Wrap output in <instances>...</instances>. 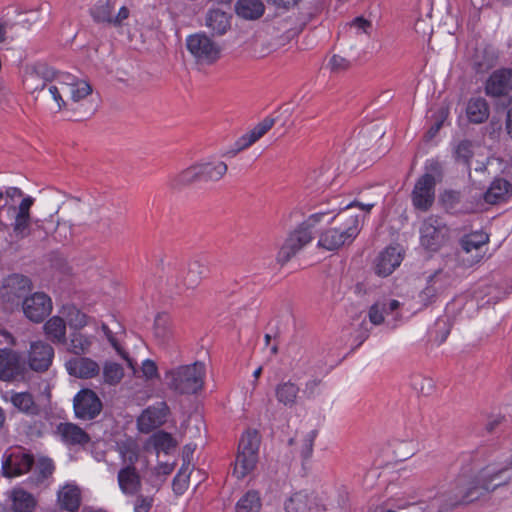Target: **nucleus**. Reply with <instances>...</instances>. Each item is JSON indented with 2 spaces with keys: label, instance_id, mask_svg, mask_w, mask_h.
Returning <instances> with one entry per match:
<instances>
[{
  "label": "nucleus",
  "instance_id": "1",
  "mask_svg": "<svg viewBox=\"0 0 512 512\" xmlns=\"http://www.w3.org/2000/svg\"><path fill=\"white\" fill-rule=\"evenodd\" d=\"M26 85L35 101L54 113L68 109V94L73 102H79L93 91L88 81L76 79L44 64L33 68L26 78Z\"/></svg>",
  "mask_w": 512,
  "mask_h": 512
},
{
  "label": "nucleus",
  "instance_id": "2",
  "mask_svg": "<svg viewBox=\"0 0 512 512\" xmlns=\"http://www.w3.org/2000/svg\"><path fill=\"white\" fill-rule=\"evenodd\" d=\"M80 209V198L71 197L60 190L46 191L37 205L34 229L56 241H66L73 235Z\"/></svg>",
  "mask_w": 512,
  "mask_h": 512
},
{
  "label": "nucleus",
  "instance_id": "3",
  "mask_svg": "<svg viewBox=\"0 0 512 512\" xmlns=\"http://www.w3.org/2000/svg\"><path fill=\"white\" fill-rule=\"evenodd\" d=\"M34 202L33 197L26 196L17 207H13L15 215L10 231H6L8 226L0 222V241L4 243L6 250L18 252L21 247L20 242L32 235L34 217L31 216L30 210Z\"/></svg>",
  "mask_w": 512,
  "mask_h": 512
},
{
  "label": "nucleus",
  "instance_id": "4",
  "mask_svg": "<svg viewBox=\"0 0 512 512\" xmlns=\"http://www.w3.org/2000/svg\"><path fill=\"white\" fill-rule=\"evenodd\" d=\"M205 364L195 361L192 364L179 365L165 372L167 388L178 395L196 394L204 387Z\"/></svg>",
  "mask_w": 512,
  "mask_h": 512
},
{
  "label": "nucleus",
  "instance_id": "5",
  "mask_svg": "<svg viewBox=\"0 0 512 512\" xmlns=\"http://www.w3.org/2000/svg\"><path fill=\"white\" fill-rule=\"evenodd\" d=\"M337 227L324 230L318 240V247L334 251L351 242L359 233V216L352 211H344L336 216Z\"/></svg>",
  "mask_w": 512,
  "mask_h": 512
},
{
  "label": "nucleus",
  "instance_id": "6",
  "mask_svg": "<svg viewBox=\"0 0 512 512\" xmlns=\"http://www.w3.org/2000/svg\"><path fill=\"white\" fill-rule=\"evenodd\" d=\"M322 214H313L288 233L276 254V263L281 267L291 261L314 238L313 228Z\"/></svg>",
  "mask_w": 512,
  "mask_h": 512
},
{
  "label": "nucleus",
  "instance_id": "7",
  "mask_svg": "<svg viewBox=\"0 0 512 512\" xmlns=\"http://www.w3.org/2000/svg\"><path fill=\"white\" fill-rule=\"evenodd\" d=\"M261 436L257 430H247L238 444L233 476L237 479L248 477L258 462Z\"/></svg>",
  "mask_w": 512,
  "mask_h": 512
},
{
  "label": "nucleus",
  "instance_id": "8",
  "mask_svg": "<svg viewBox=\"0 0 512 512\" xmlns=\"http://www.w3.org/2000/svg\"><path fill=\"white\" fill-rule=\"evenodd\" d=\"M117 450L122 458L123 468L118 473V480H140L146 477L142 470L146 468V460L139 456L138 443L128 438L117 442Z\"/></svg>",
  "mask_w": 512,
  "mask_h": 512
},
{
  "label": "nucleus",
  "instance_id": "9",
  "mask_svg": "<svg viewBox=\"0 0 512 512\" xmlns=\"http://www.w3.org/2000/svg\"><path fill=\"white\" fill-rule=\"evenodd\" d=\"M186 47L199 65H212L221 57V46L204 32L189 35Z\"/></svg>",
  "mask_w": 512,
  "mask_h": 512
},
{
  "label": "nucleus",
  "instance_id": "10",
  "mask_svg": "<svg viewBox=\"0 0 512 512\" xmlns=\"http://www.w3.org/2000/svg\"><path fill=\"white\" fill-rule=\"evenodd\" d=\"M432 173H425L416 182L412 191L414 206L422 211H427L434 202L436 177H441L439 163H432L429 167Z\"/></svg>",
  "mask_w": 512,
  "mask_h": 512
},
{
  "label": "nucleus",
  "instance_id": "11",
  "mask_svg": "<svg viewBox=\"0 0 512 512\" xmlns=\"http://www.w3.org/2000/svg\"><path fill=\"white\" fill-rule=\"evenodd\" d=\"M31 290L32 282L28 277L12 274L4 279L0 287V298L11 306L18 305L20 300L25 299Z\"/></svg>",
  "mask_w": 512,
  "mask_h": 512
},
{
  "label": "nucleus",
  "instance_id": "12",
  "mask_svg": "<svg viewBox=\"0 0 512 512\" xmlns=\"http://www.w3.org/2000/svg\"><path fill=\"white\" fill-rule=\"evenodd\" d=\"M489 237L483 232H474L465 235L460 240V251L458 255L467 266H472L483 258L484 246L488 243Z\"/></svg>",
  "mask_w": 512,
  "mask_h": 512
},
{
  "label": "nucleus",
  "instance_id": "13",
  "mask_svg": "<svg viewBox=\"0 0 512 512\" xmlns=\"http://www.w3.org/2000/svg\"><path fill=\"white\" fill-rule=\"evenodd\" d=\"M420 234L421 245L437 251L446 241L448 228L439 218L430 216L423 222Z\"/></svg>",
  "mask_w": 512,
  "mask_h": 512
},
{
  "label": "nucleus",
  "instance_id": "14",
  "mask_svg": "<svg viewBox=\"0 0 512 512\" xmlns=\"http://www.w3.org/2000/svg\"><path fill=\"white\" fill-rule=\"evenodd\" d=\"M103 405L98 395L91 389L80 390L73 399L76 418L84 421L95 419L102 411Z\"/></svg>",
  "mask_w": 512,
  "mask_h": 512
},
{
  "label": "nucleus",
  "instance_id": "15",
  "mask_svg": "<svg viewBox=\"0 0 512 512\" xmlns=\"http://www.w3.org/2000/svg\"><path fill=\"white\" fill-rule=\"evenodd\" d=\"M415 453V447L412 441H397L393 444L390 460H385L382 454L375 457L371 467V477H382L379 470L388 468L393 462L402 461L411 458Z\"/></svg>",
  "mask_w": 512,
  "mask_h": 512
},
{
  "label": "nucleus",
  "instance_id": "16",
  "mask_svg": "<svg viewBox=\"0 0 512 512\" xmlns=\"http://www.w3.org/2000/svg\"><path fill=\"white\" fill-rule=\"evenodd\" d=\"M117 8L116 1L107 0L98 3L92 10V16L98 23H105L113 27H121L124 21L130 16V10L127 6H120L117 14L112 15V9Z\"/></svg>",
  "mask_w": 512,
  "mask_h": 512
},
{
  "label": "nucleus",
  "instance_id": "17",
  "mask_svg": "<svg viewBox=\"0 0 512 512\" xmlns=\"http://www.w3.org/2000/svg\"><path fill=\"white\" fill-rule=\"evenodd\" d=\"M22 309L28 319L39 323L52 311V302L45 293L36 292L23 300Z\"/></svg>",
  "mask_w": 512,
  "mask_h": 512
},
{
  "label": "nucleus",
  "instance_id": "18",
  "mask_svg": "<svg viewBox=\"0 0 512 512\" xmlns=\"http://www.w3.org/2000/svg\"><path fill=\"white\" fill-rule=\"evenodd\" d=\"M25 370V362L18 352L0 349V380H15L22 377Z\"/></svg>",
  "mask_w": 512,
  "mask_h": 512
},
{
  "label": "nucleus",
  "instance_id": "19",
  "mask_svg": "<svg viewBox=\"0 0 512 512\" xmlns=\"http://www.w3.org/2000/svg\"><path fill=\"white\" fill-rule=\"evenodd\" d=\"M285 510L287 512H318L325 510V504L323 499L315 493L300 491L294 493L285 502Z\"/></svg>",
  "mask_w": 512,
  "mask_h": 512
},
{
  "label": "nucleus",
  "instance_id": "20",
  "mask_svg": "<svg viewBox=\"0 0 512 512\" xmlns=\"http://www.w3.org/2000/svg\"><path fill=\"white\" fill-rule=\"evenodd\" d=\"M274 123L275 120L273 118H265L263 121L254 126L253 129H251L249 132L242 135L235 142L234 146L226 152V155L228 157H235L240 152L248 149L259 139H261L274 126Z\"/></svg>",
  "mask_w": 512,
  "mask_h": 512
},
{
  "label": "nucleus",
  "instance_id": "21",
  "mask_svg": "<svg viewBox=\"0 0 512 512\" xmlns=\"http://www.w3.org/2000/svg\"><path fill=\"white\" fill-rule=\"evenodd\" d=\"M54 358L53 347L43 341L33 342L30 346L28 363L32 370L45 372L49 369Z\"/></svg>",
  "mask_w": 512,
  "mask_h": 512
},
{
  "label": "nucleus",
  "instance_id": "22",
  "mask_svg": "<svg viewBox=\"0 0 512 512\" xmlns=\"http://www.w3.org/2000/svg\"><path fill=\"white\" fill-rule=\"evenodd\" d=\"M168 412L169 407L165 402L159 403L158 406L148 407L138 417L137 426L139 431L149 433L161 426L166 421Z\"/></svg>",
  "mask_w": 512,
  "mask_h": 512
},
{
  "label": "nucleus",
  "instance_id": "23",
  "mask_svg": "<svg viewBox=\"0 0 512 512\" xmlns=\"http://www.w3.org/2000/svg\"><path fill=\"white\" fill-rule=\"evenodd\" d=\"M34 463L33 457L23 452L10 454L2 464L3 475L11 478L28 472Z\"/></svg>",
  "mask_w": 512,
  "mask_h": 512
},
{
  "label": "nucleus",
  "instance_id": "24",
  "mask_svg": "<svg viewBox=\"0 0 512 512\" xmlns=\"http://www.w3.org/2000/svg\"><path fill=\"white\" fill-rule=\"evenodd\" d=\"M512 90V70L501 69L495 71L487 80L485 91L492 97L509 94Z\"/></svg>",
  "mask_w": 512,
  "mask_h": 512
},
{
  "label": "nucleus",
  "instance_id": "25",
  "mask_svg": "<svg viewBox=\"0 0 512 512\" xmlns=\"http://www.w3.org/2000/svg\"><path fill=\"white\" fill-rule=\"evenodd\" d=\"M401 303L396 299L382 298L373 303L368 309V319L373 325H382L386 314H394L399 319L398 309Z\"/></svg>",
  "mask_w": 512,
  "mask_h": 512
},
{
  "label": "nucleus",
  "instance_id": "26",
  "mask_svg": "<svg viewBox=\"0 0 512 512\" xmlns=\"http://www.w3.org/2000/svg\"><path fill=\"white\" fill-rule=\"evenodd\" d=\"M65 367L71 376L88 379L99 374L100 367L92 359L87 357H74L69 359Z\"/></svg>",
  "mask_w": 512,
  "mask_h": 512
},
{
  "label": "nucleus",
  "instance_id": "27",
  "mask_svg": "<svg viewBox=\"0 0 512 512\" xmlns=\"http://www.w3.org/2000/svg\"><path fill=\"white\" fill-rule=\"evenodd\" d=\"M402 256L397 247H388L375 260V272L379 276L390 275L400 265Z\"/></svg>",
  "mask_w": 512,
  "mask_h": 512
},
{
  "label": "nucleus",
  "instance_id": "28",
  "mask_svg": "<svg viewBox=\"0 0 512 512\" xmlns=\"http://www.w3.org/2000/svg\"><path fill=\"white\" fill-rule=\"evenodd\" d=\"M205 26L212 36H222L231 28V15L221 9H211L206 14Z\"/></svg>",
  "mask_w": 512,
  "mask_h": 512
},
{
  "label": "nucleus",
  "instance_id": "29",
  "mask_svg": "<svg viewBox=\"0 0 512 512\" xmlns=\"http://www.w3.org/2000/svg\"><path fill=\"white\" fill-rule=\"evenodd\" d=\"M81 490L77 485L65 484L58 492V502L62 509L77 512L81 505Z\"/></svg>",
  "mask_w": 512,
  "mask_h": 512
},
{
  "label": "nucleus",
  "instance_id": "30",
  "mask_svg": "<svg viewBox=\"0 0 512 512\" xmlns=\"http://www.w3.org/2000/svg\"><path fill=\"white\" fill-rule=\"evenodd\" d=\"M317 432L307 427L296 431L295 435L288 441L290 446H296V449L303 457H309L312 453L313 443Z\"/></svg>",
  "mask_w": 512,
  "mask_h": 512
},
{
  "label": "nucleus",
  "instance_id": "31",
  "mask_svg": "<svg viewBox=\"0 0 512 512\" xmlns=\"http://www.w3.org/2000/svg\"><path fill=\"white\" fill-rule=\"evenodd\" d=\"M62 440L69 445H85L90 436L74 423H60L57 427Z\"/></svg>",
  "mask_w": 512,
  "mask_h": 512
},
{
  "label": "nucleus",
  "instance_id": "32",
  "mask_svg": "<svg viewBox=\"0 0 512 512\" xmlns=\"http://www.w3.org/2000/svg\"><path fill=\"white\" fill-rule=\"evenodd\" d=\"M299 392V386L290 380L280 382L275 387V397L277 401L288 408L297 405Z\"/></svg>",
  "mask_w": 512,
  "mask_h": 512
},
{
  "label": "nucleus",
  "instance_id": "33",
  "mask_svg": "<svg viewBox=\"0 0 512 512\" xmlns=\"http://www.w3.org/2000/svg\"><path fill=\"white\" fill-rule=\"evenodd\" d=\"M44 333L46 337L54 344H65L66 338V321L60 316L51 317L44 324Z\"/></svg>",
  "mask_w": 512,
  "mask_h": 512
},
{
  "label": "nucleus",
  "instance_id": "34",
  "mask_svg": "<svg viewBox=\"0 0 512 512\" xmlns=\"http://www.w3.org/2000/svg\"><path fill=\"white\" fill-rule=\"evenodd\" d=\"M154 337L161 344H168L173 338V323L166 313H158L153 324Z\"/></svg>",
  "mask_w": 512,
  "mask_h": 512
},
{
  "label": "nucleus",
  "instance_id": "35",
  "mask_svg": "<svg viewBox=\"0 0 512 512\" xmlns=\"http://www.w3.org/2000/svg\"><path fill=\"white\" fill-rule=\"evenodd\" d=\"M65 344L68 352L76 356L85 355L90 352L93 345V336H88L79 331H74L71 332L69 341Z\"/></svg>",
  "mask_w": 512,
  "mask_h": 512
},
{
  "label": "nucleus",
  "instance_id": "36",
  "mask_svg": "<svg viewBox=\"0 0 512 512\" xmlns=\"http://www.w3.org/2000/svg\"><path fill=\"white\" fill-rule=\"evenodd\" d=\"M239 17L246 20H256L260 18L265 10L261 0H239L235 6Z\"/></svg>",
  "mask_w": 512,
  "mask_h": 512
},
{
  "label": "nucleus",
  "instance_id": "37",
  "mask_svg": "<svg viewBox=\"0 0 512 512\" xmlns=\"http://www.w3.org/2000/svg\"><path fill=\"white\" fill-rule=\"evenodd\" d=\"M486 484L487 482H465V486L462 488L463 495L459 502L463 504L471 503L497 488V485L490 488Z\"/></svg>",
  "mask_w": 512,
  "mask_h": 512
},
{
  "label": "nucleus",
  "instance_id": "38",
  "mask_svg": "<svg viewBox=\"0 0 512 512\" xmlns=\"http://www.w3.org/2000/svg\"><path fill=\"white\" fill-rule=\"evenodd\" d=\"M12 501V510L14 512H33L36 506V500L32 494L23 489H14L10 494Z\"/></svg>",
  "mask_w": 512,
  "mask_h": 512
},
{
  "label": "nucleus",
  "instance_id": "39",
  "mask_svg": "<svg viewBox=\"0 0 512 512\" xmlns=\"http://www.w3.org/2000/svg\"><path fill=\"white\" fill-rule=\"evenodd\" d=\"M490 111L488 103L484 98H473L467 106V116L473 123L479 124L485 122L489 117Z\"/></svg>",
  "mask_w": 512,
  "mask_h": 512
},
{
  "label": "nucleus",
  "instance_id": "40",
  "mask_svg": "<svg viewBox=\"0 0 512 512\" xmlns=\"http://www.w3.org/2000/svg\"><path fill=\"white\" fill-rule=\"evenodd\" d=\"M262 501L255 490L247 491L236 503L235 512H260Z\"/></svg>",
  "mask_w": 512,
  "mask_h": 512
},
{
  "label": "nucleus",
  "instance_id": "41",
  "mask_svg": "<svg viewBox=\"0 0 512 512\" xmlns=\"http://www.w3.org/2000/svg\"><path fill=\"white\" fill-rule=\"evenodd\" d=\"M510 184L504 179L494 180L484 194V199L489 204H496L505 199L509 192Z\"/></svg>",
  "mask_w": 512,
  "mask_h": 512
},
{
  "label": "nucleus",
  "instance_id": "42",
  "mask_svg": "<svg viewBox=\"0 0 512 512\" xmlns=\"http://www.w3.org/2000/svg\"><path fill=\"white\" fill-rule=\"evenodd\" d=\"M63 315L66 317L69 326L72 329L80 330L88 323V317L74 305L63 307Z\"/></svg>",
  "mask_w": 512,
  "mask_h": 512
},
{
  "label": "nucleus",
  "instance_id": "43",
  "mask_svg": "<svg viewBox=\"0 0 512 512\" xmlns=\"http://www.w3.org/2000/svg\"><path fill=\"white\" fill-rule=\"evenodd\" d=\"M495 60L493 53L486 49H477L473 59L474 69L478 73L487 72L495 65Z\"/></svg>",
  "mask_w": 512,
  "mask_h": 512
},
{
  "label": "nucleus",
  "instance_id": "44",
  "mask_svg": "<svg viewBox=\"0 0 512 512\" xmlns=\"http://www.w3.org/2000/svg\"><path fill=\"white\" fill-rule=\"evenodd\" d=\"M203 172V178L207 180L217 181L220 180L227 172V165L224 162L200 163Z\"/></svg>",
  "mask_w": 512,
  "mask_h": 512
},
{
  "label": "nucleus",
  "instance_id": "45",
  "mask_svg": "<svg viewBox=\"0 0 512 512\" xmlns=\"http://www.w3.org/2000/svg\"><path fill=\"white\" fill-rule=\"evenodd\" d=\"M202 178V167L200 163H198L181 171L177 176V181L182 185H189Z\"/></svg>",
  "mask_w": 512,
  "mask_h": 512
},
{
  "label": "nucleus",
  "instance_id": "46",
  "mask_svg": "<svg viewBox=\"0 0 512 512\" xmlns=\"http://www.w3.org/2000/svg\"><path fill=\"white\" fill-rule=\"evenodd\" d=\"M11 402L15 407L23 412L34 413L36 411V406L31 394L23 392L14 394L11 397Z\"/></svg>",
  "mask_w": 512,
  "mask_h": 512
},
{
  "label": "nucleus",
  "instance_id": "47",
  "mask_svg": "<svg viewBox=\"0 0 512 512\" xmlns=\"http://www.w3.org/2000/svg\"><path fill=\"white\" fill-rule=\"evenodd\" d=\"M124 376L121 365L113 362L106 363L103 369L104 381L110 385H115L121 381Z\"/></svg>",
  "mask_w": 512,
  "mask_h": 512
},
{
  "label": "nucleus",
  "instance_id": "48",
  "mask_svg": "<svg viewBox=\"0 0 512 512\" xmlns=\"http://www.w3.org/2000/svg\"><path fill=\"white\" fill-rule=\"evenodd\" d=\"M150 441L152 442L155 449L162 450L164 452H168L171 448L176 446V442L174 441L173 437L164 431L155 433L151 437Z\"/></svg>",
  "mask_w": 512,
  "mask_h": 512
},
{
  "label": "nucleus",
  "instance_id": "49",
  "mask_svg": "<svg viewBox=\"0 0 512 512\" xmlns=\"http://www.w3.org/2000/svg\"><path fill=\"white\" fill-rule=\"evenodd\" d=\"M35 471L42 478H49L54 471V464L51 459L40 458L35 464Z\"/></svg>",
  "mask_w": 512,
  "mask_h": 512
},
{
  "label": "nucleus",
  "instance_id": "50",
  "mask_svg": "<svg viewBox=\"0 0 512 512\" xmlns=\"http://www.w3.org/2000/svg\"><path fill=\"white\" fill-rule=\"evenodd\" d=\"M473 156L472 144L469 141H462L456 148V157L461 160L464 164L469 165V162Z\"/></svg>",
  "mask_w": 512,
  "mask_h": 512
},
{
  "label": "nucleus",
  "instance_id": "51",
  "mask_svg": "<svg viewBox=\"0 0 512 512\" xmlns=\"http://www.w3.org/2000/svg\"><path fill=\"white\" fill-rule=\"evenodd\" d=\"M207 477H208V475L206 474V472H203L199 469H194V468L189 469V465H187L186 467L181 468V470L179 471V473L177 474V476L174 480H179L180 478L206 479Z\"/></svg>",
  "mask_w": 512,
  "mask_h": 512
},
{
  "label": "nucleus",
  "instance_id": "52",
  "mask_svg": "<svg viewBox=\"0 0 512 512\" xmlns=\"http://www.w3.org/2000/svg\"><path fill=\"white\" fill-rule=\"evenodd\" d=\"M349 61L340 55H333L329 60L330 70L335 73L345 71L349 67Z\"/></svg>",
  "mask_w": 512,
  "mask_h": 512
},
{
  "label": "nucleus",
  "instance_id": "53",
  "mask_svg": "<svg viewBox=\"0 0 512 512\" xmlns=\"http://www.w3.org/2000/svg\"><path fill=\"white\" fill-rule=\"evenodd\" d=\"M505 420V416L503 415H491L487 419L485 430L488 433H494L504 424Z\"/></svg>",
  "mask_w": 512,
  "mask_h": 512
},
{
  "label": "nucleus",
  "instance_id": "54",
  "mask_svg": "<svg viewBox=\"0 0 512 512\" xmlns=\"http://www.w3.org/2000/svg\"><path fill=\"white\" fill-rule=\"evenodd\" d=\"M141 372L143 374V376L147 379V380H151L153 378H156L158 377V368H157V365L154 361L152 360H145L143 363H142V366H141Z\"/></svg>",
  "mask_w": 512,
  "mask_h": 512
},
{
  "label": "nucleus",
  "instance_id": "55",
  "mask_svg": "<svg viewBox=\"0 0 512 512\" xmlns=\"http://www.w3.org/2000/svg\"><path fill=\"white\" fill-rule=\"evenodd\" d=\"M102 329L108 339V341L112 344V346L117 350V352L122 356L124 357L127 362H128V365L130 368H132L134 371H135V367H134V364H133V361L131 359H129L126 354L121 350V348L119 347L118 345V342L116 341L115 337L113 336L112 332L109 330V328L106 326V325H103L102 326Z\"/></svg>",
  "mask_w": 512,
  "mask_h": 512
},
{
  "label": "nucleus",
  "instance_id": "56",
  "mask_svg": "<svg viewBox=\"0 0 512 512\" xmlns=\"http://www.w3.org/2000/svg\"><path fill=\"white\" fill-rule=\"evenodd\" d=\"M152 506V498L138 496L134 504V512H149Z\"/></svg>",
  "mask_w": 512,
  "mask_h": 512
},
{
  "label": "nucleus",
  "instance_id": "57",
  "mask_svg": "<svg viewBox=\"0 0 512 512\" xmlns=\"http://www.w3.org/2000/svg\"><path fill=\"white\" fill-rule=\"evenodd\" d=\"M119 485L122 492L129 495H136L141 489V482H119Z\"/></svg>",
  "mask_w": 512,
  "mask_h": 512
},
{
  "label": "nucleus",
  "instance_id": "58",
  "mask_svg": "<svg viewBox=\"0 0 512 512\" xmlns=\"http://www.w3.org/2000/svg\"><path fill=\"white\" fill-rule=\"evenodd\" d=\"M352 26H355L359 29H362L364 31L365 34H370V29L372 27V23L371 21L365 19L364 17L360 16V17H356L353 21H352Z\"/></svg>",
  "mask_w": 512,
  "mask_h": 512
},
{
  "label": "nucleus",
  "instance_id": "59",
  "mask_svg": "<svg viewBox=\"0 0 512 512\" xmlns=\"http://www.w3.org/2000/svg\"><path fill=\"white\" fill-rule=\"evenodd\" d=\"M438 290L433 285H428L420 294L421 301L428 304L433 299Z\"/></svg>",
  "mask_w": 512,
  "mask_h": 512
},
{
  "label": "nucleus",
  "instance_id": "60",
  "mask_svg": "<svg viewBox=\"0 0 512 512\" xmlns=\"http://www.w3.org/2000/svg\"><path fill=\"white\" fill-rule=\"evenodd\" d=\"M299 0H267L268 3L273 4L277 8L289 9L295 6Z\"/></svg>",
  "mask_w": 512,
  "mask_h": 512
},
{
  "label": "nucleus",
  "instance_id": "61",
  "mask_svg": "<svg viewBox=\"0 0 512 512\" xmlns=\"http://www.w3.org/2000/svg\"><path fill=\"white\" fill-rule=\"evenodd\" d=\"M442 124H443V121H438L437 123H435L426 133L425 135V140L426 141H430L431 139H433L436 134L439 132V130L441 129L442 127Z\"/></svg>",
  "mask_w": 512,
  "mask_h": 512
},
{
  "label": "nucleus",
  "instance_id": "62",
  "mask_svg": "<svg viewBox=\"0 0 512 512\" xmlns=\"http://www.w3.org/2000/svg\"><path fill=\"white\" fill-rule=\"evenodd\" d=\"M188 489V482H172V490L177 496L184 494Z\"/></svg>",
  "mask_w": 512,
  "mask_h": 512
},
{
  "label": "nucleus",
  "instance_id": "63",
  "mask_svg": "<svg viewBox=\"0 0 512 512\" xmlns=\"http://www.w3.org/2000/svg\"><path fill=\"white\" fill-rule=\"evenodd\" d=\"M173 470V466L171 464L165 463L156 468V476H166L169 475Z\"/></svg>",
  "mask_w": 512,
  "mask_h": 512
},
{
  "label": "nucleus",
  "instance_id": "64",
  "mask_svg": "<svg viewBox=\"0 0 512 512\" xmlns=\"http://www.w3.org/2000/svg\"><path fill=\"white\" fill-rule=\"evenodd\" d=\"M506 131L512 137V107L507 112Z\"/></svg>",
  "mask_w": 512,
  "mask_h": 512
}]
</instances>
